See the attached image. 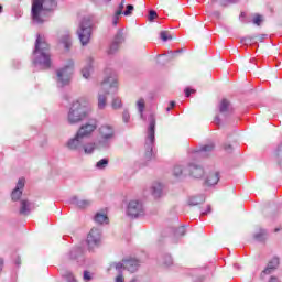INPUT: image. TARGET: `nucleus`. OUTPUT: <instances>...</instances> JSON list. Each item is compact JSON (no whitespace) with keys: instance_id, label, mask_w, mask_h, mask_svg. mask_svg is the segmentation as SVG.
<instances>
[{"instance_id":"1","label":"nucleus","mask_w":282,"mask_h":282,"mask_svg":"<svg viewBox=\"0 0 282 282\" xmlns=\"http://www.w3.org/2000/svg\"><path fill=\"white\" fill-rule=\"evenodd\" d=\"M33 66L35 69H50L52 67V57L50 55V44L37 34L35 48L33 51Z\"/></svg>"},{"instance_id":"2","label":"nucleus","mask_w":282,"mask_h":282,"mask_svg":"<svg viewBox=\"0 0 282 282\" xmlns=\"http://www.w3.org/2000/svg\"><path fill=\"white\" fill-rule=\"evenodd\" d=\"M57 6L56 0H33L31 9L33 23L43 25L47 21V12H54Z\"/></svg>"},{"instance_id":"3","label":"nucleus","mask_w":282,"mask_h":282,"mask_svg":"<svg viewBox=\"0 0 282 282\" xmlns=\"http://www.w3.org/2000/svg\"><path fill=\"white\" fill-rule=\"evenodd\" d=\"M118 91V78L108 76L101 82V88L98 93V109L102 110L107 107V96Z\"/></svg>"},{"instance_id":"4","label":"nucleus","mask_w":282,"mask_h":282,"mask_svg":"<svg viewBox=\"0 0 282 282\" xmlns=\"http://www.w3.org/2000/svg\"><path fill=\"white\" fill-rule=\"evenodd\" d=\"M90 113L91 107L84 105L80 102V100H76L72 104L68 110V124H78L79 122H83V120H85V118H87Z\"/></svg>"},{"instance_id":"5","label":"nucleus","mask_w":282,"mask_h":282,"mask_svg":"<svg viewBox=\"0 0 282 282\" xmlns=\"http://www.w3.org/2000/svg\"><path fill=\"white\" fill-rule=\"evenodd\" d=\"M148 130L145 135V160H152L153 155H155V151L153 148L155 147V115L150 113L148 117Z\"/></svg>"},{"instance_id":"6","label":"nucleus","mask_w":282,"mask_h":282,"mask_svg":"<svg viewBox=\"0 0 282 282\" xmlns=\"http://www.w3.org/2000/svg\"><path fill=\"white\" fill-rule=\"evenodd\" d=\"M74 76V59H68L66 64L55 70V83L57 87H67Z\"/></svg>"},{"instance_id":"7","label":"nucleus","mask_w":282,"mask_h":282,"mask_svg":"<svg viewBox=\"0 0 282 282\" xmlns=\"http://www.w3.org/2000/svg\"><path fill=\"white\" fill-rule=\"evenodd\" d=\"M77 36L83 45H89V41H91V20L84 18L79 23V28L77 30Z\"/></svg>"},{"instance_id":"8","label":"nucleus","mask_w":282,"mask_h":282,"mask_svg":"<svg viewBox=\"0 0 282 282\" xmlns=\"http://www.w3.org/2000/svg\"><path fill=\"white\" fill-rule=\"evenodd\" d=\"M96 129H98V121L96 119H89L86 123L80 126L76 133L85 140L86 138H91V133H94Z\"/></svg>"},{"instance_id":"9","label":"nucleus","mask_w":282,"mask_h":282,"mask_svg":"<svg viewBox=\"0 0 282 282\" xmlns=\"http://www.w3.org/2000/svg\"><path fill=\"white\" fill-rule=\"evenodd\" d=\"M102 241V229L93 228L87 236V245L89 250H94V248H98Z\"/></svg>"},{"instance_id":"10","label":"nucleus","mask_w":282,"mask_h":282,"mask_svg":"<svg viewBox=\"0 0 282 282\" xmlns=\"http://www.w3.org/2000/svg\"><path fill=\"white\" fill-rule=\"evenodd\" d=\"M128 217L135 219L144 215V205L140 200H130L127 208Z\"/></svg>"},{"instance_id":"11","label":"nucleus","mask_w":282,"mask_h":282,"mask_svg":"<svg viewBox=\"0 0 282 282\" xmlns=\"http://www.w3.org/2000/svg\"><path fill=\"white\" fill-rule=\"evenodd\" d=\"M115 268L117 272H120V270H127L128 272H138V269L140 268V260L138 259H129L123 260L122 262L115 263Z\"/></svg>"},{"instance_id":"12","label":"nucleus","mask_w":282,"mask_h":282,"mask_svg":"<svg viewBox=\"0 0 282 282\" xmlns=\"http://www.w3.org/2000/svg\"><path fill=\"white\" fill-rule=\"evenodd\" d=\"M85 142V139L82 138L77 132L74 137L69 138L66 142V148L68 151H73L75 153L83 154V144Z\"/></svg>"},{"instance_id":"13","label":"nucleus","mask_w":282,"mask_h":282,"mask_svg":"<svg viewBox=\"0 0 282 282\" xmlns=\"http://www.w3.org/2000/svg\"><path fill=\"white\" fill-rule=\"evenodd\" d=\"M280 265L279 257H273L267 264L265 269L261 272L260 279H265L268 274H272Z\"/></svg>"},{"instance_id":"14","label":"nucleus","mask_w":282,"mask_h":282,"mask_svg":"<svg viewBox=\"0 0 282 282\" xmlns=\"http://www.w3.org/2000/svg\"><path fill=\"white\" fill-rule=\"evenodd\" d=\"M23 188H25V178H20L11 193L12 202H19L21 199Z\"/></svg>"},{"instance_id":"15","label":"nucleus","mask_w":282,"mask_h":282,"mask_svg":"<svg viewBox=\"0 0 282 282\" xmlns=\"http://www.w3.org/2000/svg\"><path fill=\"white\" fill-rule=\"evenodd\" d=\"M94 221L97 224V226H107L109 224V216L107 210H98L94 217Z\"/></svg>"},{"instance_id":"16","label":"nucleus","mask_w":282,"mask_h":282,"mask_svg":"<svg viewBox=\"0 0 282 282\" xmlns=\"http://www.w3.org/2000/svg\"><path fill=\"white\" fill-rule=\"evenodd\" d=\"M99 135L100 138H110V139H116V129L112 128L110 124H102L99 128Z\"/></svg>"},{"instance_id":"17","label":"nucleus","mask_w":282,"mask_h":282,"mask_svg":"<svg viewBox=\"0 0 282 282\" xmlns=\"http://www.w3.org/2000/svg\"><path fill=\"white\" fill-rule=\"evenodd\" d=\"M215 150V144L210 143L194 151V158H208L209 153Z\"/></svg>"},{"instance_id":"18","label":"nucleus","mask_w":282,"mask_h":282,"mask_svg":"<svg viewBox=\"0 0 282 282\" xmlns=\"http://www.w3.org/2000/svg\"><path fill=\"white\" fill-rule=\"evenodd\" d=\"M187 171L192 175V177H195L196 180H199V177H204V167H202L200 165L192 163L188 165Z\"/></svg>"},{"instance_id":"19","label":"nucleus","mask_w":282,"mask_h":282,"mask_svg":"<svg viewBox=\"0 0 282 282\" xmlns=\"http://www.w3.org/2000/svg\"><path fill=\"white\" fill-rule=\"evenodd\" d=\"M83 254H84L83 248L75 247L68 253L67 259H69L70 261H77V263H80V261H83Z\"/></svg>"},{"instance_id":"20","label":"nucleus","mask_w":282,"mask_h":282,"mask_svg":"<svg viewBox=\"0 0 282 282\" xmlns=\"http://www.w3.org/2000/svg\"><path fill=\"white\" fill-rule=\"evenodd\" d=\"M70 204L77 206V208H80L82 210H85V208H89V206H91L93 202L89 199H80L78 196H74L70 198Z\"/></svg>"},{"instance_id":"21","label":"nucleus","mask_w":282,"mask_h":282,"mask_svg":"<svg viewBox=\"0 0 282 282\" xmlns=\"http://www.w3.org/2000/svg\"><path fill=\"white\" fill-rule=\"evenodd\" d=\"M20 215L28 216L30 213H32V203L28 200V198H22L20 200Z\"/></svg>"},{"instance_id":"22","label":"nucleus","mask_w":282,"mask_h":282,"mask_svg":"<svg viewBox=\"0 0 282 282\" xmlns=\"http://www.w3.org/2000/svg\"><path fill=\"white\" fill-rule=\"evenodd\" d=\"M219 113L223 116H229V113H232V106H230V101L228 99H223L218 106Z\"/></svg>"},{"instance_id":"23","label":"nucleus","mask_w":282,"mask_h":282,"mask_svg":"<svg viewBox=\"0 0 282 282\" xmlns=\"http://www.w3.org/2000/svg\"><path fill=\"white\" fill-rule=\"evenodd\" d=\"M164 185L160 182H154L151 186V193L155 199L160 198L163 194Z\"/></svg>"},{"instance_id":"24","label":"nucleus","mask_w":282,"mask_h":282,"mask_svg":"<svg viewBox=\"0 0 282 282\" xmlns=\"http://www.w3.org/2000/svg\"><path fill=\"white\" fill-rule=\"evenodd\" d=\"M96 143L95 142H87L83 143V149H82V155H94V152L96 151Z\"/></svg>"},{"instance_id":"25","label":"nucleus","mask_w":282,"mask_h":282,"mask_svg":"<svg viewBox=\"0 0 282 282\" xmlns=\"http://www.w3.org/2000/svg\"><path fill=\"white\" fill-rule=\"evenodd\" d=\"M205 183L207 186H215L219 183V172H210L206 180Z\"/></svg>"},{"instance_id":"26","label":"nucleus","mask_w":282,"mask_h":282,"mask_svg":"<svg viewBox=\"0 0 282 282\" xmlns=\"http://www.w3.org/2000/svg\"><path fill=\"white\" fill-rule=\"evenodd\" d=\"M94 59L91 57L88 58L87 65L82 69V76L88 79L91 76V72H94V66L91 65Z\"/></svg>"},{"instance_id":"27","label":"nucleus","mask_w":282,"mask_h":282,"mask_svg":"<svg viewBox=\"0 0 282 282\" xmlns=\"http://www.w3.org/2000/svg\"><path fill=\"white\" fill-rule=\"evenodd\" d=\"M204 202H206V196L198 195L189 197L187 204L188 206H199V204H204Z\"/></svg>"},{"instance_id":"28","label":"nucleus","mask_w":282,"mask_h":282,"mask_svg":"<svg viewBox=\"0 0 282 282\" xmlns=\"http://www.w3.org/2000/svg\"><path fill=\"white\" fill-rule=\"evenodd\" d=\"M112 142H113V139L111 138L100 137L98 144L100 149H110Z\"/></svg>"},{"instance_id":"29","label":"nucleus","mask_w":282,"mask_h":282,"mask_svg":"<svg viewBox=\"0 0 282 282\" xmlns=\"http://www.w3.org/2000/svg\"><path fill=\"white\" fill-rule=\"evenodd\" d=\"M145 107H147V104H145L143 98H141L137 101V109L140 113L141 120H144V109H145Z\"/></svg>"},{"instance_id":"30","label":"nucleus","mask_w":282,"mask_h":282,"mask_svg":"<svg viewBox=\"0 0 282 282\" xmlns=\"http://www.w3.org/2000/svg\"><path fill=\"white\" fill-rule=\"evenodd\" d=\"M61 43H63L65 50H70V47H72V35H69V33H65L61 39Z\"/></svg>"},{"instance_id":"31","label":"nucleus","mask_w":282,"mask_h":282,"mask_svg":"<svg viewBox=\"0 0 282 282\" xmlns=\"http://www.w3.org/2000/svg\"><path fill=\"white\" fill-rule=\"evenodd\" d=\"M173 175L174 177H183L184 175H186V170H184L182 165H176L174 166Z\"/></svg>"},{"instance_id":"32","label":"nucleus","mask_w":282,"mask_h":282,"mask_svg":"<svg viewBox=\"0 0 282 282\" xmlns=\"http://www.w3.org/2000/svg\"><path fill=\"white\" fill-rule=\"evenodd\" d=\"M107 166H109V159H101L95 165V167L98 169V171H105Z\"/></svg>"},{"instance_id":"33","label":"nucleus","mask_w":282,"mask_h":282,"mask_svg":"<svg viewBox=\"0 0 282 282\" xmlns=\"http://www.w3.org/2000/svg\"><path fill=\"white\" fill-rule=\"evenodd\" d=\"M256 241H264L265 237H268V231L265 229H259V232L254 234Z\"/></svg>"},{"instance_id":"34","label":"nucleus","mask_w":282,"mask_h":282,"mask_svg":"<svg viewBox=\"0 0 282 282\" xmlns=\"http://www.w3.org/2000/svg\"><path fill=\"white\" fill-rule=\"evenodd\" d=\"M113 43H117L119 45H122V43H124V33H122V31H118L115 36Z\"/></svg>"},{"instance_id":"35","label":"nucleus","mask_w":282,"mask_h":282,"mask_svg":"<svg viewBox=\"0 0 282 282\" xmlns=\"http://www.w3.org/2000/svg\"><path fill=\"white\" fill-rule=\"evenodd\" d=\"M111 107L112 109H122V99L119 97L112 98Z\"/></svg>"},{"instance_id":"36","label":"nucleus","mask_w":282,"mask_h":282,"mask_svg":"<svg viewBox=\"0 0 282 282\" xmlns=\"http://www.w3.org/2000/svg\"><path fill=\"white\" fill-rule=\"evenodd\" d=\"M254 39H257V35L246 36V37H241L240 42L243 45H252V43H254Z\"/></svg>"},{"instance_id":"37","label":"nucleus","mask_w":282,"mask_h":282,"mask_svg":"<svg viewBox=\"0 0 282 282\" xmlns=\"http://www.w3.org/2000/svg\"><path fill=\"white\" fill-rule=\"evenodd\" d=\"M160 39H161V41L166 43V41H172L173 36H171V34H169V31H161Z\"/></svg>"},{"instance_id":"38","label":"nucleus","mask_w":282,"mask_h":282,"mask_svg":"<svg viewBox=\"0 0 282 282\" xmlns=\"http://www.w3.org/2000/svg\"><path fill=\"white\" fill-rule=\"evenodd\" d=\"M186 235V227L181 226L174 231L175 237H184Z\"/></svg>"},{"instance_id":"39","label":"nucleus","mask_w":282,"mask_h":282,"mask_svg":"<svg viewBox=\"0 0 282 282\" xmlns=\"http://www.w3.org/2000/svg\"><path fill=\"white\" fill-rule=\"evenodd\" d=\"M163 265H166L169 268V265H173V258L171 257V254H165L163 257L162 260Z\"/></svg>"},{"instance_id":"40","label":"nucleus","mask_w":282,"mask_h":282,"mask_svg":"<svg viewBox=\"0 0 282 282\" xmlns=\"http://www.w3.org/2000/svg\"><path fill=\"white\" fill-rule=\"evenodd\" d=\"M118 50H120V44L112 42L109 47L108 54H116V52H118Z\"/></svg>"},{"instance_id":"41","label":"nucleus","mask_w":282,"mask_h":282,"mask_svg":"<svg viewBox=\"0 0 282 282\" xmlns=\"http://www.w3.org/2000/svg\"><path fill=\"white\" fill-rule=\"evenodd\" d=\"M131 119V115H129V110H124L122 113V120L127 124L129 120Z\"/></svg>"},{"instance_id":"42","label":"nucleus","mask_w":282,"mask_h":282,"mask_svg":"<svg viewBox=\"0 0 282 282\" xmlns=\"http://www.w3.org/2000/svg\"><path fill=\"white\" fill-rule=\"evenodd\" d=\"M133 4H128L127 7H126V11H124V17H130V14H131V12H133Z\"/></svg>"},{"instance_id":"43","label":"nucleus","mask_w":282,"mask_h":282,"mask_svg":"<svg viewBox=\"0 0 282 282\" xmlns=\"http://www.w3.org/2000/svg\"><path fill=\"white\" fill-rule=\"evenodd\" d=\"M122 10H124V0H122L121 3L119 4L116 11L117 15L123 14L124 12H122Z\"/></svg>"},{"instance_id":"44","label":"nucleus","mask_w":282,"mask_h":282,"mask_svg":"<svg viewBox=\"0 0 282 282\" xmlns=\"http://www.w3.org/2000/svg\"><path fill=\"white\" fill-rule=\"evenodd\" d=\"M158 19V12L155 10H150L149 12V21H153Z\"/></svg>"},{"instance_id":"45","label":"nucleus","mask_w":282,"mask_h":282,"mask_svg":"<svg viewBox=\"0 0 282 282\" xmlns=\"http://www.w3.org/2000/svg\"><path fill=\"white\" fill-rule=\"evenodd\" d=\"M115 282H124V275H122V270L118 272V275L115 278Z\"/></svg>"},{"instance_id":"46","label":"nucleus","mask_w":282,"mask_h":282,"mask_svg":"<svg viewBox=\"0 0 282 282\" xmlns=\"http://www.w3.org/2000/svg\"><path fill=\"white\" fill-rule=\"evenodd\" d=\"M261 21H263V19L261 18V15H257L256 18H253V23L256 25H261Z\"/></svg>"},{"instance_id":"47","label":"nucleus","mask_w":282,"mask_h":282,"mask_svg":"<svg viewBox=\"0 0 282 282\" xmlns=\"http://www.w3.org/2000/svg\"><path fill=\"white\" fill-rule=\"evenodd\" d=\"M119 19H120V15H118V13L115 12V15L112 18V24L113 25H118Z\"/></svg>"},{"instance_id":"48","label":"nucleus","mask_w":282,"mask_h":282,"mask_svg":"<svg viewBox=\"0 0 282 282\" xmlns=\"http://www.w3.org/2000/svg\"><path fill=\"white\" fill-rule=\"evenodd\" d=\"M191 94H195V90H194V89H191V88H186V89H185V96H186V98L191 97Z\"/></svg>"},{"instance_id":"49","label":"nucleus","mask_w":282,"mask_h":282,"mask_svg":"<svg viewBox=\"0 0 282 282\" xmlns=\"http://www.w3.org/2000/svg\"><path fill=\"white\" fill-rule=\"evenodd\" d=\"M84 281H91V275L89 274L88 271L84 272Z\"/></svg>"},{"instance_id":"50","label":"nucleus","mask_w":282,"mask_h":282,"mask_svg":"<svg viewBox=\"0 0 282 282\" xmlns=\"http://www.w3.org/2000/svg\"><path fill=\"white\" fill-rule=\"evenodd\" d=\"M209 213H212V207L210 205H207V210L202 212V215H209Z\"/></svg>"},{"instance_id":"51","label":"nucleus","mask_w":282,"mask_h":282,"mask_svg":"<svg viewBox=\"0 0 282 282\" xmlns=\"http://www.w3.org/2000/svg\"><path fill=\"white\" fill-rule=\"evenodd\" d=\"M269 282H281V280H279L276 276H271Z\"/></svg>"},{"instance_id":"52","label":"nucleus","mask_w":282,"mask_h":282,"mask_svg":"<svg viewBox=\"0 0 282 282\" xmlns=\"http://www.w3.org/2000/svg\"><path fill=\"white\" fill-rule=\"evenodd\" d=\"M225 151H228V153H230V151H232V145L230 144L225 145Z\"/></svg>"},{"instance_id":"53","label":"nucleus","mask_w":282,"mask_h":282,"mask_svg":"<svg viewBox=\"0 0 282 282\" xmlns=\"http://www.w3.org/2000/svg\"><path fill=\"white\" fill-rule=\"evenodd\" d=\"M3 272V259L0 258V274Z\"/></svg>"},{"instance_id":"54","label":"nucleus","mask_w":282,"mask_h":282,"mask_svg":"<svg viewBox=\"0 0 282 282\" xmlns=\"http://www.w3.org/2000/svg\"><path fill=\"white\" fill-rule=\"evenodd\" d=\"M170 107L173 109V107H175V101H170Z\"/></svg>"},{"instance_id":"55","label":"nucleus","mask_w":282,"mask_h":282,"mask_svg":"<svg viewBox=\"0 0 282 282\" xmlns=\"http://www.w3.org/2000/svg\"><path fill=\"white\" fill-rule=\"evenodd\" d=\"M234 268H236V270H241V267H239V264H234Z\"/></svg>"},{"instance_id":"56","label":"nucleus","mask_w":282,"mask_h":282,"mask_svg":"<svg viewBox=\"0 0 282 282\" xmlns=\"http://www.w3.org/2000/svg\"><path fill=\"white\" fill-rule=\"evenodd\" d=\"M220 120L218 117H216V124H219Z\"/></svg>"},{"instance_id":"57","label":"nucleus","mask_w":282,"mask_h":282,"mask_svg":"<svg viewBox=\"0 0 282 282\" xmlns=\"http://www.w3.org/2000/svg\"><path fill=\"white\" fill-rule=\"evenodd\" d=\"M3 12V6L0 4V14Z\"/></svg>"},{"instance_id":"58","label":"nucleus","mask_w":282,"mask_h":282,"mask_svg":"<svg viewBox=\"0 0 282 282\" xmlns=\"http://www.w3.org/2000/svg\"><path fill=\"white\" fill-rule=\"evenodd\" d=\"M171 109H172V108H171V106H170V107L166 108V111H171Z\"/></svg>"},{"instance_id":"59","label":"nucleus","mask_w":282,"mask_h":282,"mask_svg":"<svg viewBox=\"0 0 282 282\" xmlns=\"http://www.w3.org/2000/svg\"><path fill=\"white\" fill-rule=\"evenodd\" d=\"M170 54H171V56H175V54H173L172 51H170Z\"/></svg>"},{"instance_id":"60","label":"nucleus","mask_w":282,"mask_h":282,"mask_svg":"<svg viewBox=\"0 0 282 282\" xmlns=\"http://www.w3.org/2000/svg\"><path fill=\"white\" fill-rule=\"evenodd\" d=\"M180 52H182V50H177V51H176V53H180Z\"/></svg>"},{"instance_id":"61","label":"nucleus","mask_w":282,"mask_h":282,"mask_svg":"<svg viewBox=\"0 0 282 282\" xmlns=\"http://www.w3.org/2000/svg\"><path fill=\"white\" fill-rule=\"evenodd\" d=\"M130 282H138L137 280H131Z\"/></svg>"},{"instance_id":"62","label":"nucleus","mask_w":282,"mask_h":282,"mask_svg":"<svg viewBox=\"0 0 282 282\" xmlns=\"http://www.w3.org/2000/svg\"><path fill=\"white\" fill-rule=\"evenodd\" d=\"M264 36H265V35H262V36H261V40H263V39H264Z\"/></svg>"},{"instance_id":"63","label":"nucleus","mask_w":282,"mask_h":282,"mask_svg":"<svg viewBox=\"0 0 282 282\" xmlns=\"http://www.w3.org/2000/svg\"><path fill=\"white\" fill-rule=\"evenodd\" d=\"M17 263H18V265H19L20 262L18 261Z\"/></svg>"},{"instance_id":"64","label":"nucleus","mask_w":282,"mask_h":282,"mask_svg":"<svg viewBox=\"0 0 282 282\" xmlns=\"http://www.w3.org/2000/svg\"><path fill=\"white\" fill-rule=\"evenodd\" d=\"M107 1H111V0H107Z\"/></svg>"}]
</instances>
